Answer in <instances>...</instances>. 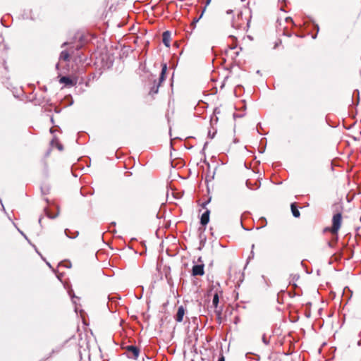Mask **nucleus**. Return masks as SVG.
Returning <instances> with one entry per match:
<instances>
[{
	"instance_id": "f257e3e1",
	"label": "nucleus",
	"mask_w": 361,
	"mask_h": 361,
	"mask_svg": "<svg viewBox=\"0 0 361 361\" xmlns=\"http://www.w3.org/2000/svg\"><path fill=\"white\" fill-rule=\"evenodd\" d=\"M342 221V214L341 212H338L333 216L332 218V226L331 228V232L336 235L335 238V241L338 240V231L341 227ZM326 230H330V228H326Z\"/></svg>"
},
{
	"instance_id": "f03ea898",
	"label": "nucleus",
	"mask_w": 361,
	"mask_h": 361,
	"mask_svg": "<svg viewBox=\"0 0 361 361\" xmlns=\"http://www.w3.org/2000/svg\"><path fill=\"white\" fill-rule=\"evenodd\" d=\"M123 348L126 350V355L127 357L133 360L137 359L140 353V350L137 346L133 345H128L123 346Z\"/></svg>"
},
{
	"instance_id": "7ed1b4c3",
	"label": "nucleus",
	"mask_w": 361,
	"mask_h": 361,
	"mask_svg": "<svg viewBox=\"0 0 361 361\" xmlns=\"http://www.w3.org/2000/svg\"><path fill=\"white\" fill-rule=\"evenodd\" d=\"M204 264L203 263L195 264L192 268V276H203L204 274Z\"/></svg>"
},
{
	"instance_id": "20e7f679",
	"label": "nucleus",
	"mask_w": 361,
	"mask_h": 361,
	"mask_svg": "<svg viewBox=\"0 0 361 361\" xmlns=\"http://www.w3.org/2000/svg\"><path fill=\"white\" fill-rule=\"evenodd\" d=\"M59 82L64 84L66 87H73L76 85L77 80L69 76H62L59 80Z\"/></svg>"
},
{
	"instance_id": "39448f33",
	"label": "nucleus",
	"mask_w": 361,
	"mask_h": 361,
	"mask_svg": "<svg viewBox=\"0 0 361 361\" xmlns=\"http://www.w3.org/2000/svg\"><path fill=\"white\" fill-rule=\"evenodd\" d=\"M210 210L206 209L202 214L200 217V224L202 226H205L209 221Z\"/></svg>"
},
{
	"instance_id": "423d86ee",
	"label": "nucleus",
	"mask_w": 361,
	"mask_h": 361,
	"mask_svg": "<svg viewBox=\"0 0 361 361\" xmlns=\"http://www.w3.org/2000/svg\"><path fill=\"white\" fill-rule=\"evenodd\" d=\"M185 312V309L183 305H180L178 308V311L175 315V319L177 322H183V317Z\"/></svg>"
},
{
	"instance_id": "0eeeda50",
	"label": "nucleus",
	"mask_w": 361,
	"mask_h": 361,
	"mask_svg": "<svg viewBox=\"0 0 361 361\" xmlns=\"http://www.w3.org/2000/svg\"><path fill=\"white\" fill-rule=\"evenodd\" d=\"M171 40V32L169 31H165L162 35V42L166 47H170Z\"/></svg>"
},
{
	"instance_id": "6e6552de",
	"label": "nucleus",
	"mask_w": 361,
	"mask_h": 361,
	"mask_svg": "<svg viewBox=\"0 0 361 361\" xmlns=\"http://www.w3.org/2000/svg\"><path fill=\"white\" fill-rule=\"evenodd\" d=\"M166 71H167V64L165 63H162L161 64V73L159 75V82L157 83V84H159V85L166 78Z\"/></svg>"
},
{
	"instance_id": "1a4fd4ad",
	"label": "nucleus",
	"mask_w": 361,
	"mask_h": 361,
	"mask_svg": "<svg viewBox=\"0 0 361 361\" xmlns=\"http://www.w3.org/2000/svg\"><path fill=\"white\" fill-rule=\"evenodd\" d=\"M290 208H291V212H292L293 216L295 218L300 217V213L298 210V208L295 202L291 203Z\"/></svg>"
},
{
	"instance_id": "9d476101",
	"label": "nucleus",
	"mask_w": 361,
	"mask_h": 361,
	"mask_svg": "<svg viewBox=\"0 0 361 361\" xmlns=\"http://www.w3.org/2000/svg\"><path fill=\"white\" fill-rule=\"evenodd\" d=\"M64 233L65 235L71 238V239H74L75 238H77L79 235V232L78 231H74V232H71L69 229L66 228L65 229L64 231Z\"/></svg>"
},
{
	"instance_id": "9b49d317",
	"label": "nucleus",
	"mask_w": 361,
	"mask_h": 361,
	"mask_svg": "<svg viewBox=\"0 0 361 361\" xmlns=\"http://www.w3.org/2000/svg\"><path fill=\"white\" fill-rule=\"evenodd\" d=\"M59 58L61 60L68 61L70 54L67 51L64 50L61 52Z\"/></svg>"
},
{
	"instance_id": "f8f14e48",
	"label": "nucleus",
	"mask_w": 361,
	"mask_h": 361,
	"mask_svg": "<svg viewBox=\"0 0 361 361\" xmlns=\"http://www.w3.org/2000/svg\"><path fill=\"white\" fill-rule=\"evenodd\" d=\"M290 277H291V281H290V284H292L293 286L296 287L297 285L294 282L299 279V278H300L299 274H291Z\"/></svg>"
},
{
	"instance_id": "ddd939ff",
	"label": "nucleus",
	"mask_w": 361,
	"mask_h": 361,
	"mask_svg": "<svg viewBox=\"0 0 361 361\" xmlns=\"http://www.w3.org/2000/svg\"><path fill=\"white\" fill-rule=\"evenodd\" d=\"M205 11V8L203 9L202 13L200 14V16L198 17V18H195L191 23V26L192 27V29H194L195 27V25H196V23L200 20V18L202 17L203 16V13Z\"/></svg>"
},
{
	"instance_id": "4468645a",
	"label": "nucleus",
	"mask_w": 361,
	"mask_h": 361,
	"mask_svg": "<svg viewBox=\"0 0 361 361\" xmlns=\"http://www.w3.org/2000/svg\"><path fill=\"white\" fill-rule=\"evenodd\" d=\"M219 302V295L217 293L214 294L213 299H212V304L213 305L216 307Z\"/></svg>"
},
{
	"instance_id": "2eb2a0df",
	"label": "nucleus",
	"mask_w": 361,
	"mask_h": 361,
	"mask_svg": "<svg viewBox=\"0 0 361 361\" xmlns=\"http://www.w3.org/2000/svg\"><path fill=\"white\" fill-rule=\"evenodd\" d=\"M159 84H154V86L151 88L149 93L151 94H157L159 90Z\"/></svg>"
},
{
	"instance_id": "dca6fc26",
	"label": "nucleus",
	"mask_w": 361,
	"mask_h": 361,
	"mask_svg": "<svg viewBox=\"0 0 361 361\" xmlns=\"http://www.w3.org/2000/svg\"><path fill=\"white\" fill-rule=\"evenodd\" d=\"M54 142L56 143V147L60 151L63 150V145L61 143H59L56 139H53L51 142V145H54Z\"/></svg>"
},
{
	"instance_id": "f3484780",
	"label": "nucleus",
	"mask_w": 361,
	"mask_h": 361,
	"mask_svg": "<svg viewBox=\"0 0 361 361\" xmlns=\"http://www.w3.org/2000/svg\"><path fill=\"white\" fill-rule=\"evenodd\" d=\"M59 266H63L66 268H71V263L69 261L66 262H61L59 263Z\"/></svg>"
},
{
	"instance_id": "a211bd4d",
	"label": "nucleus",
	"mask_w": 361,
	"mask_h": 361,
	"mask_svg": "<svg viewBox=\"0 0 361 361\" xmlns=\"http://www.w3.org/2000/svg\"><path fill=\"white\" fill-rule=\"evenodd\" d=\"M44 211L46 212V214L47 215V216L49 218V219H55L58 215H59V213H57L55 215H51L49 211H48V209L47 208H44Z\"/></svg>"
},
{
	"instance_id": "6ab92c4d",
	"label": "nucleus",
	"mask_w": 361,
	"mask_h": 361,
	"mask_svg": "<svg viewBox=\"0 0 361 361\" xmlns=\"http://www.w3.org/2000/svg\"><path fill=\"white\" fill-rule=\"evenodd\" d=\"M41 191L43 195H47L49 192V186L42 187Z\"/></svg>"
},
{
	"instance_id": "aec40b11",
	"label": "nucleus",
	"mask_w": 361,
	"mask_h": 361,
	"mask_svg": "<svg viewBox=\"0 0 361 361\" xmlns=\"http://www.w3.org/2000/svg\"><path fill=\"white\" fill-rule=\"evenodd\" d=\"M262 341L264 344L269 345V340L266 337V335L264 334L262 338Z\"/></svg>"
},
{
	"instance_id": "412c9836",
	"label": "nucleus",
	"mask_w": 361,
	"mask_h": 361,
	"mask_svg": "<svg viewBox=\"0 0 361 361\" xmlns=\"http://www.w3.org/2000/svg\"><path fill=\"white\" fill-rule=\"evenodd\" d=\"M357 96V105L359 104V100H360V92H359V90H355L354 92H353V96Z\"/></svg>"
},
{
	"instance_id": "4be33fe9",
	"label": "nucleus",
	"mask_w": 361,
	"mask_h": 361,
	"mask_svg": "<svg viewBox=\"0 0 361 361\" xmlns=\"http://www.w3.org/2000/svg\"><path fill=\"white\" fill-rule=\"evenodd\" d=\"M259 221H262V223L263 224L262 225V226H261L262 228V227L266 226V225H267V219H266V218H265V217H261V218L259 219Z\"/></svg>"
},
{
	"instance_id": "5701e85b",
	"label": "nucleus",
	"mask_w": 361,
	"mask_h": 361,
	"mask_svg": "<svg viewBox=\"0 0 361 361\" xmlns=\"http://www.w3.org/2000/svg\"><path fill=\"white\" fill-rule=\"evenodd\" d=\"M211 199L209 198L208 200L205 201L204 202H203L202 204H201V207L203 209H207L206 207L207 205L209 203Z\"/></svg>"
},
{
	"instance_id": "b1692460",
	"label": "nucleus",
	"mask_w": 361,
	"mask_h": 361,
	"mask_svg": "<svg viewBox=\"0 0 361 361\" xmlns=\"http://www.w3.org/2000/svg\"><path fill=\"white\" fill-rule=\"evenodd\" d=\"M245 185H246L247 188H249L250 190L253 189L251 183L248 180H246Z\"/></svg>"
},
{
	"instance_id": "393cba45",
	"label": "nucleus",
	"mask_w": 361,
	"mask_h": 361,
	"mask_svg": "<svg viewBox=\"0 0 361 361\" xmlns=\"http://www.w3.org/2000/svg\"><path fill=\"white\" fill-rule=\"evenodd\" d=\"M254 247H255V245L253 244L252 245V250H251V252H250V255L249 256V259H250L251 257L252 258L254 257V252H253Z\"/></svg>"
},
{
	"instance_id": "a878e982",
	"label": "nucleus",
	"mask_w": 361,
	"mask_h": 361,
	"mask_svg": "<svg viewBox=\"0 0 361 361\" xmlns=\"http://www.w3.org/2000/svg\"><path fill=\"white\" fill-rule=\"evenodd\" d=\"M18 231L20 233V234L29 242V243H30V240H28L27 237L26 236V235L23 232L21 231L20 229H18Z\"/></svg>"
},
{
	"instance_id": "bb28decb",
	"label": "nucleus",
	"mask_w": 361,
	"mask_h": 361,
	"mask_svg": "<svg viewBox=\"0 0 361 361\" xmlns=\"http://www.w3.org/2000/svg\"><path fill=\"white\" fill-rule=\"evenodd\" d=\"M215 133H216L215 132H214V133H211V131H210V130H209V132H208V136H209L210 138H212H212H214Z\"/></svg>"
},
{
	"instance_id": "cd10ccee",
	"label": "nucleus",
	"mask_w": 361,
	"mask_h": 361,
	"mask_svg": "<svg viewBox=\"0 0 361 361\" xmlns=\"http://www.w3.org/2000/svg\"><path fill=\"white\" fill-rule=\"evenodd\" d=\"M281 44V39H279L278 42H276L275 43V45H274V49H276V48L279 46V44Z\"/></svg>"
},
{
	"instance_id": "c85d7f7f",
	"label": "nucleus",
	"mask_w": 361,
	"mask_h": 361,
	"mask_svg": "<svg viewBox=\"0 0 361 361\" xmlns=\"http://www.w3.org/2000/svg\"><path fill=\"white\" fill-rule=\"evenodd\" d=\"M68 294L72 298L75 297L73 290H69Z\"/></svg>"
},
{
	"instance_id": "c756f323",
	"label": "nucleus",
	"mask_w": 361,
	"mask_h": 361,
	"mask_svg": "<svg viewBox=\"0 0 361 361\" xmlns=\"http://www.w3.org/2000/svg\"><path fill=\"white\" fill-rule=\"evenodd\" d=\"M218 361H225V357L222 354L219 357Z\"/></svg>"
},
{
	"instance_id": "7c9ffc66",
	"label": "nucleus",
	"mask_w": 361,
	"mask_h": 361,
	"mask_svg": "<svg viewBox=\"0 0 361 361\" xmlns=\"http://www.w3.org/2000/svg\"><path fill=\"white\" fill-rule=\"evenodd\" d=\"M233 11L232 9H228L226 11V13L228 15H231V14H233Z\"/></svg>"
},
{
	"instance_id": "2f4dec72",
	"label": "nucleus",
	"mask_w": 361,
	"mask_h": 361,
	"mask_svg": "<svg viewBox=\"0 0 361 361\" xmlns=\"http://www.w3.org/2000/svg\"><path fill=\"white\" fill-rule=\"evenodd\" d=\"M265 151V146L259 149V153H264Z\"/></svg>"
},
{
	"instance_id": "473e14b6",
	"label": "nucleus",
	"mask_w": 361,
	"mask_h": 361,
	"mask_svg": "<svg viewBox=\"0 0 361 361\" xmlns=\"http://www.w3.org/2000/svg\"><path fill=\"white\" fill-rule=\"evenodd\" d=\"M236 47H237V44H233L230 47V48H231V49H235L236 48Z\"/></svg>"
},
{
	"instance_id": "72a5a7b5",
	"label": "nucleus",
	"mask_w": 361,
	"mask_h": 361,
	"mask_svg": "<svg viewBox=\"0 0 361 361\" xmlns=\"http://www.w3.org/2000/svg\"><path fill=\"white\" fill-rule=\"evenodd\" d=\"M63 276V274H60L57 275V278H58L60 281H61V280H62L61 279H62Z\"/></svg>"
},
{
	"instance_id": "f704fd0d",
	"label": "nucleus",
	"mask_w": 361,
	"mask_h": 361,
	"mask_svg": "<svg viewBox=\"0 0 361 361\" xmlns=\"http://www.w3.org/2000/svg\"><path fill=\"white\" fill-rule=\"evenodd\" d=\"M59 350H60V348H57L56 350H53L52 352H51V354H54L55 353H58V352H59Z\"/></svg>"
},
{
	"instance_id": "c9c22d12",
	"label": "nucleus",
	"mask_w": 361,
	"mask_h": 361,
	"mask_svg": "<svg viewBox=\"0 0 361 361\" xmlns=\"http://www.w3.org/2000/svg\"><path fill=\"white\" fill-rule=\"evenodd\" d=\"M0 204H1V207H2L3 211H4V212H5V208H4V204H3L2 201H1V199H0Z\"/></svg>"
},
{
	"instance_id": "e433bc0d",
	"label": "nucleus",
	"mask_w": 361,
	"mask_h": 361,
	"mask_svg": "<svg viewBox=\"0 0 361 361\" xmlns=\"http://www.w3.org/2000/svg\"><path fill=\"white\" fill-rule=\"evenodd\" d=\"M328 245L330 247H334V244L331 242H328Z\"/></svg>"
},
{
	"instance_id": "4c0bfd02",
	"label": "nucleus",
	"mask_w": 361,
	"mask_h": 361,
	"mask_svg": "<svg viewBox=\"0 0 361 361\" xmlns=\"http://www.w3.org/2000/svg\"><path fill=\"white\" fill-rule=\"evenodd\" d=\"M211 1H212V0H207V1H206V5H205V6H208V5L210 4ZM204 8H206V7H204Z\"/></svg>"
},
{
	"instance_id": "58836bf2",
	"label": "nucleus",
	"mask_w": 361,
	"mask_h": 361,
	"mask_svg": "<svg viewBox=\"0 0 361 361\" xmlns=\"http://www.w3.org/2000/svg\"><path fill=\"white\" fill-rule=\"evenodd\" d=\"M197 262H200V264H201V263H203V262L202 261V257H200L198 258Z\"/></svg>"
},
{
	"instance_id": "ea45409f",
	"label": "nucleus",
	"mask_w": 361,
	"mask_h": 361,
	"mask_svg": "<svg viewBox=\"0 0 361 361\" xmlns=\"http://www.w3.org/2000/svg\"><path fill=\"white\" fill-rule=\"evenodd\" d=\"M315 27L317 29V32H319V25L317 24L315 25Z\"/></svg>"
},
{
	"instance_id": "a19ab883",
	"label": "nucleus",
	"mask_w": 361,
	"mask_h": 361,
	"mask_svg": "<svg viewBox=\"0 0 361 361\" xmlns=\"http://www.w3.org/2000/svg\"><path fill=\"white\" fill-rule=\"evenodd\" d=\"M264 141L265 142H267V140H266V139H265V138H262V139H261L260 143H261V144H262Z\"/></svg>"
},
{
	"instance_id": "79ce46f5",
	"label": "nucleus",
	"mask_w": 361,
	"mask_h": 361,
	"mask_svg": "<svg viewBox=\"0 0 361 361\" xmlns=\"http://www.w3.org/2000/svg\"><path fill=\"white\" fill-rule=\"evenodd\" d=\"M43 219L42 216H40L39 219V224H41L42 219Z\"/></svg>"
},
{
	"instance_id": "37998d69",
	"label": "nucleus",
	"mask_w": 361,
	"mask_h": 361,
	"mask_svg": "<svg viewBox=\"0 0 361 361\" xmlns=\"http://www.w3.org/2000/svg\"><path fill=\"white\" fill-rule=\"evenodd\" d=\"M67 44H68L67 42H64V43L62 44V46H61V47H65L66 45H67Z\"/></svg>"
},
{
	"instance_id": "c03bdc74",
	"label": "nucleus",
	"mask_w": 361,
	"mask_h": 361,
	"mask_svg": "<svg viewBox=\"0 0 361 361\" xmlns=\"http://www.w3.org/2000/svg\"><path fill=\"white\" fill-rule=\"evenodd\" d=\"M42 90H43L44 91H47V87H46V86H44V87H43V88H42Z\"/></svg>"
},
{
	"instance_id": "a18cd8bd",
	"label": "nucleus",
	"mask_w": 361,
	"mask_h": 361,
	"mask_svg": "<svg viewBox=\"0 0 361 361\" xmlns=\"http://www.w3.org/2000/svg\"><path fill=\"white\" fill-rule=\"evenodd\" d=\"M230 37L234 39L235 40H236V38L233 36V35H230Z\"/></svg>"
},
{
	"instance_id": "49530a36",
	"label": "nucleus",
	"mask_w": 361,
	"mask_h": 361,
	"mask_svg": "<svg viewBox=\"0 0 361 361\" xmlns=\"http://www.w3.org/2000/svg\"><path fill=\"white\" fill-rule=\"evenodd\" d=\"M111 225H112V226H116V222H112V223H111Z\"/></svg>"
},
{
	"instance_id": "de8ad7c7",
	"label": "nucleus",
	"mask_w": 361,
	"mask_h": 361,
	"mask_svg": "<svg viewBox=\"0 0 361 361\" xmlns=\"http://www.w3.org/2000/svg\"><path fill=\"white\" fill-rule=\"evenodd\" d=\"M288 37H290L291 36V34L290 33H288V34H286Z\"/></svg>"
},
{
	"instance_id": "09e8293b",
	"label": "nucleus",
	"mask_w": 361,
	"mask_h": 361,
	"mask_svg": "<svg viewBox=\"0 0 361 361\" xmlns=\"http://www.w3.org/2000/svg\"><path fill=\"white\" fill-rule=\"evenodd\" d=\"M317 37V34L312 36L313 39H315Z\"/></svg>"
},
{
	"instance_id": "8fccbe9b",
	"label": "nucleus",
	"mask_w": 361,
	"mask_h": 361,
	"mask_svg": "<svg viewBox=\"0 0 361 361\" xmlns=\"http://www.w3.org/2000/svg\"><path fill=\"white\" fill-rule=\"evenodd\" d=\"M47 264L49 267H51V264H50L49 262H47Z\"/></svg>"
},
{
	"instance_id": "3c124183",
	"label": "nucleus",
	"mask_w": 361,
	"mask_h": 361,
	"mask_svg": "<svg viewBox=\"0 0 361 361\" xmlns=\"http://www.w3.org/2000/svg\"><path fill=\"white\" fill-rule=\"evenodd\" d=\"M50 132H51V133H53L54 131H53L52 128H50Z\"/></svg>"
},
{
	"instance_id": "603ef678",
	"label": "nucleus",
	"mask_w": 361,
	"mask_h": 361,
	"mask_svg": "<svg viewBox=\"0 0 361 361\" xmlns=\"http://www.w3.org/2000/svg\"><path fill=\"white\" fill-rule=\"evenodd\" d=\"M50 357H51V355H49V356L47 357V359L50 358Z\"/></svg>"
},
{
	"instance_id": "864d4df0",
	"label": "nucleus",
	"mask_w": 361,
	"mask_h": 361,
	"mask_svg": "<svg viewBox=\"0 0 361 361\" xmlns=\"http://www.w3.org/2000/svg\"><path fill=\"white\" fill-rule=\"evenodd\" d=\"M50 357H51V355H49V356L47 357V359L50 358Z\"/></svg>"
},
{
	"instance_id": "5fc2aeb1",
	"label": "nucleus",
	"mask_w": 361,
	"mask_h": 361,
	"mask_svg": "<svg viewBox=\"0 0 361 361\" xmlns=\"http://www.w3.org/2000/svg\"><path fill=\"white\" fill-rule=\"evenodd\" d=\"M50 357H51V355H49V356L47 357V359L50 358Z\"/></svg>"
},
{
	"instance_id": "6e6d98bb",
	"label": "nucleus",
	"mask_w": 361,
	"mask_h": 361,
	"mask_svg": "<svg viewBox=\"0 0 361 361\" xmlns=\"http://www.w3.org/2000/svg\"><path fill=\"white\" fill-rule=\"evenodd\" d=\"M289 19H290V20H291V18H286V20H288Z\"/></svg>"
},
{
	"instance_id": "4d7b16f0",
	"label": "nucleus",
	"mask_w": 361,
	"mask_h": 361,
	"mask_svg": "<svg viewBox=\"0 0 361 361\" xmlns=\"http://www.w3.org/2000/svg\"><path fill=\"white\" fill-rule=\"evenodd\" d=\"M232 27H235V25L233 22H232Z\"/></svg>"
},
{
	"instance_id": "13d9d810",
	"label": "nucleus",
	"mask_w": 361,
	"mask_h": 361,
	"mask_svg": "<svg viewBox=\"0 0 361 361\" xmlns=\"http://www.w3.org/2000/svg\"><path fill=\"white\" fill-rule=\"evenodd\" d=\"M55 111H56V113H59V109H56V110H55Z\"/></svg>"
},
{
	"instance_id": "bf43d9fd",
	"label": "nucleus",
	"mask_w": 361,
	"mask_h": 361,
	"mask_svg": "<svg viewBox=\"0 0 361 361\" xmlns=\"http://www.w3.org/2000/svg\"><path fill=\"white\" fill-rule=\"evenodd\" d=\"M55 111H56V113H59V109H56V110H55Z\"/></svg>"
},
{
	"instance_id": "052dcab7",
	"label": "nucleus",
	"mask_w": 361,
	"mask_h": 361,
	"mask_svg": "<svg viewBox=\"0 0 361 361\" xmlns=\"http://www.w3.org/2000/svg\"><path fill=\"white\" fill-rule=\"evenodd\" d=\"M248 354H251L250 353H246V357H247Z\"/></svg>"
},
{
	"instance_id": "680f3d73",
	"label": "nucleus",
	"mask_w": 361,
	"mask_h": 361,
	"mask_svg": "<svg viewBox=\"0 0 361 361\" xmlns=\"http://www.w3.org/2000/svg\"><path fill=\"white\" fill-rule=\"evenodd\" d=\"M360 221H361V217H360Z\"/></svg>"
}]
</instances>
